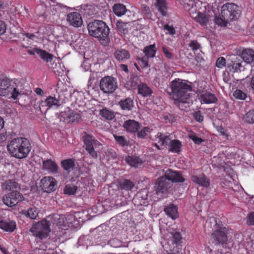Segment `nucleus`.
Listing matches in <instances>:
<instances>
[{
    "mask_svg": "<svg viewBox=\"0 0 254 254\" xmlns=\"http://www.w3.org/2000/svg\"><path fill=\"white\" fill-rule=\"evenodd\" d=\"M43 169L50 174L58 173L59 167L57 164L51 159L43 161Z\"/></svg>",
    "mask_w": 254,
    "mask_h": 254,
    "instance_id": "a211bd4d",
    "label": "nucleus"
},
{
    "mask_svg": "<svg viewBox=\"0 0 254 254\" xmlns=\"http://www.w3.org/2000/svg\"><path fill=\"white\" fill-rule=\"evenodd\" d=\"M100 90L104 93H112L118 87L116 79L110 76H106L100 80L99 85Z\"/></svg>",
    "mask_w": 254,
    "mask_h": 254,
    "instance_id": "6e6552de",
    "label": "nucleus"
},
{
    "mask_svg": "<svg viewBox=\"0 0 254 254\" xmlns=\"http://www.w3.org/2000/svg\"><path fill=\"white\" fill-rule=\"evenodd\" d=\"M247 224L249 226L254 225V211L251 212L248 214Z\"/></svg>",
    "mask_w": 254,
    "mask_h": 254,
    "instance_id": "bf43d9fd",
    "label": "nucleus"
},
{
    "mask_svg": "<svg viewBox=\"0 0 254 254\" xmlns=\"http://www.w3.org/2000/svg\"><path fill=\"white\" fill-rule=\"evenodd\" d=\"M245 122L249 124H254V110L247 112L243 117Z\"/></svg>",
    "mask_w": 254,
    "mask_h": 254,
    "instance_id": "49530a36",
    "label": "nucleus"
},
{
    "mask_svg": "<svg viewBox=\"0 0 254 254\" xmlns=\"http://www.w3.org/2000/svg\"><path fill=\"white\" fill-rule=\"evenodd\" d=\"M123 127L127 132L135 133L139 129L140 124L135 120H128L124 122Z\"/></svg>",
    "mask_w": 254,
    "mask_h": 254,
    "instance_id": "dca6fc26",
    "label": "nucleus"
},
{
    "mask_svg": "<svg viewBox=\"0 0 254 254\" xmlns=\"http://www.w3.org/2000/svg\"><path fill=\"white\" fill-rule=\"evenodd\" d=\"M114 137L117 143L122 147L127 146L129 144V140L124 136L114 134Z\"/></svg>",
    "mask_w": 254,
    "mask_h": 254,
    "instance_id": "a18cd8bd",
    "label": "nucleus"
},
{
    "mask_svg": "<svg viewBox=\"0 0 254 254\" xmlns=\"http://www.w3.org/2000/svg\"><path fill=\"white\" fill-rule=\"evenodd\" d=\"M156 51L157 49L155 44L146 46L143 49V52L145 54V56L148 58L154 57Z\"/></svg>",
    "mask_w": 254,
    "mask_h": 254,
    "instance_id": "58836bf2",
    "label": "nucleus"
},
{
    "mask_svg": "<svg viewBox=\"0 0 254 254\" xmlns=\"http://www.w3.org/2000/svg\"><path fill=\"white\" fill-rule=\"evenodd\" d=\"M75 166V159L69 158L63 160L61 162V166L64 170L68 172L73 170Z\"/></svg>",
    "mask_w": 254,
    "mask_h": 254,
    "instance_id": "f704fd0d",
    "label": "nucleus"
},
{
    "mask_svg": "<svg viewBox=\"0 0 254 254\" xmlns=\"http://www.w3.org/2000/svg\"><path fill=\"white\" fill-rule=\"evenodd\" d=\"M134 187V183L129 180H124L120 184V188L122 190H131Z\"/></svg>",
    "mask_w": 254,
    "mask_h": 254,
    "instance_id": "79ce46f5",
    "label": "nucleus"
},
{
    "mask_svg": "<svg viewBox=\"0 0 254 254\" xmlns=\"http://www.w3.org/2000/svg\"><path fill=\"white\" fill-rule=\"evenodd\" d=\"M164 177L167 180L171 181L173 183H183L185 180L180 172L173 171L171 169L166 171Z\"/></svg>",
    "mask_w": 254,
    "mask_h": 254,
    "instance_id": "4468645a",
    "label": "nucleus"
},
{
    "mask_svg": "<svg viewBox=\"0 0 254 254\" xmlns=\"http://www.w3.org/2000/svg\"><path fill=\"white\" fill-rule=\"evenodd\" d=\"M21 92L17 86L10 85L7 80L3 79L0 80V96L7 97L10 95V98L16 100Z\"/></svg>",
    "mask_w": 254,
    "mask_h": 254,
    "instance_id": "39448f33",
    "label": "nucleus"
},
{
    "mask_svg": "<svg viewBox=\"0 0 254 254\" xmlns=\"http://www.w3.org/2000/svg\"><path fill=\"white\" fill-rule=\"evenodd\" d=\"M45 103L49 108H51L53 106L59 107L61 105L60 100L59 99L51 96H48L46 98Z\"/></svg>",
    "mask_w": 254,
    "mask_h": 254,
    "instance_id": "c03bdc74",
    "label": "nucleus"
},
{
    "mask_svg": "<svg viewBox=\"0 0 254 254\" xmlns=\"http://www.w3.org/2000/svg\"><path fill=\"white\" fill-rule=\"evenodd\" d=\"M241 58L248 64L254 61V51L251 49H244L241 53Z\"/></svg>",
    "mask_w": 254,
    "mask_h": 254,
    "instance_id": "473e14b6",
    "label": "nucleus"
},
{
    "mask_svg": "<svg viewBox=\"0 0 254 254\" xmlns=\"http://www.w3.org/2000/svg\"><path fill=\"white\" fill-rule=\"evenodd\" d=\"M215 228L214 231H223V229L226 230V232H228V228L226 225L223 224L220 220H215Z\"/></svg>",
    "mask_w": 254,
    "mask_h": 254,
    "instance_id": "864d4df0",
    "label": "nucleus"
},
{
    "mask_svg": "<svg viewBox=\"0 0 254 254\" xmlns=\"http://www.w3.org/2000/svg\"><path fill=\"white\" fill-rule=\"evenodd\" d=\"M130 26L129 23L123 22L122 21H118L117 23V29L120 32L124 31L125 30H128V28Z\"/></svg>",
    "mask_w": 254,
    "mask_h": 254,
    "instance_id": "3c124183",
    "label": "nucleus"
},
{
    "mask_svg": "<svg viewBox=\"0 0 254 254\" xmlns=\"http://www.w3.org/2000/svg\"><path fill=\"white\" fill-rule=\"evenodd\" d=\"M228 232H226L225 229L223 231H214L211 234V238L213 243L215 245H223L226 244L228 242L227 235Z\"/></svg>",
    "mask_w": 254,
    "mask_h": 254,
    "instance_id": "f8f14e48",
    "label": "nucleus"
},
{
    "mask_svg": "<svg viewBox=\"0 0 254 254\" xmlns=\"http://www.w3.org/2000/svg\"><path fill=\"white\" fill-rule=\"evenodd\" d=\"M39 211L38 209L33 205L29 207L27 210L22 211V214L27 217L35 220L38 216Z\"/></svg>",
    "mask_w": 254,
    "mask_h": 254,
    "instance_id": "cd10ccee",
    "label": "nucleus"
},
{
    "mask_svg": "<svg viewBox=\"0 0 254 254\" xmlns=\"http://www.w3.org/2000/svg\"><path fill=\"white\" fill-rule=\"evenodd\" d=\"M67 20L71 25L75 27H80L83 23L80 14L77 12L69 13L67 16Z\"/></svg>",
    "mask_w": 254,
    "mask_h": 254,
    "instance_id": "f3484780",
    "label": "nucleus"
},
{
    "mask_svg": "<svg viewBox=\"0 0 254 254\" xmlns=\"http://www.w3.org/2000/svg\"><path fill=\"white\" fill-rule=\"evenodd\" d=\"M22 34V36L24 37L23 38V40H25V38H27V39H30L32 40H34L35 38H36L35 35H34L32 33H20Z\"/></svg>",
    "mask_w": 254,
    "mask_h": 254,
    "instance_id": "69168bd1",
    "label": "nucleus"
},
{
    "mask_svg": "<svg viewBox=\"0 0 254 254\" xmlns=\"http://www.w3.org/2000/svg\"><path fill=\"white\" fill-rule=\"evenodd\" d=\"M21 47L27 49V52L29 55L35 56L36 54L37 55L38 50L40 48L35 47L32 48L31 47L26 46L24 45H22Z\"/></svg>",
    "mask_w": 254,
    "mask_h": 254,
    "instance_id": "5fc2aeb1",
    "label": "nucleus"
},
{
    "mask_svg": "<svg viewBox=\"0 0 254 254\" xmlns=\"http://www.w3.org/2000/svg\"><path fill=\"white\" fill-rule=\"evenodd\" d=\"M189 136L195 144H200L203 141L202 138L197 136L194 133L190 134Z\"/></svg>",
    "mask_w": 254,
    "mask_h": 254,
    "instance_id": "680f3d73",
    "label": "nucleus"
},
{
    "mask_svg": "<svg viewBox=\"0 0 254 254\" xmlns=\"http://www.w3.org/2000/svg\"><path fill=\"white\" fill-rule=\"evenodd\" d=\"M59 118L61 121L69 124L79 122L81 120V116L77 112L68 109L66 111L60 113Z\"/></svg>",
    "mask_w": 254,
    "mask_h": 254,
    "instance_id": "9d476101",
    "label": "nucleus"
},
{
    "mask_svg": "<svg viewBox=\"0 0 254 254\" xmlns=\"http://www.w3.org/2000/svg\"><path fill=\"white\" fill-rule=\"evenodd\" d=\"M170 234L172 237V239L169 242L177 245H182V237L178 230H173L172 232H170Z\"/></svg>",
    "mask_w": 254,
    "mask_h": 254,
    "instance_id": "c9c22d12",
    "label": "nucleus"
},
{
    "mask_svg": "<svg viewBox=\"0 0 254 254\" xmlns=\"http://www.w3.org/2000/svg\"><path fill=\"white\" fill-rule=\"evenodd\" d=\"M88 32H109L106 23L102 20H95L88 25Z\"/></svg>",
    "mask_w": 254,
    "mask_h": 254,
    "instance_id": "ddd939ff",
    "label": "nucleus"
},
{
    "mask_svg": "<svg viewBox=\"0 0 254 254\" xmlns=\"http://www.w3.org/2000/svg\"><path fill=\"white\" fill-rule=\"evenodd\" d=\"M182 2L184 7L189 11L190 14H193L197 9V3L195 0H182Z\"/></svg>",
    "mask_w": 254,
    "mask_h": 254,
    "instance_id": "bb28decb",
    "label": "nucleus"
},
{
    "mask_svg": "<svg viewBox=\"0 0 254 254\" xmlns=\"http://www.w3.org/2000/svg\"><path fill=\"white\" fill-rule=\"evenodd\" d=\"M0 229L4 231L12 233L16 229V224L14 220H1L0 221Z\"/></svg>",
    "mask_w": 254,
    "mask_h": 254,
    "instance_id": "6ab92c4d",
    "label": "nucleus"
},
{
    "mask_svg": "<svg viewBox=\"0 0 254 254\" xmlns=\"http://www.w3.org/2000/svg\"><path fill=\"white\" fill-rule=\"evenodd\" d=\"M193 117L198 122L201 123L203 121V116L200 111L195 112L193 114Z\"/></svg>",
    "mask_w": 254,
    "mask_h": 254,
    "instance_id": "0e129e2a",
    "label": "nucleus"
},
{
    "mask_svg": "<svg viewBox=\"0 0 254 254\" xmlns=\"http://www.w3.org/2000/svg\"><path fill=\"white\" fill-rule=\"evenodd\" d=\"M40 184V187L43 191L50 193L56 190L57 182L54 178L46 176L41 180Z\"/></svg>",
    "mask_w": 254,
    "mask_h": 254,
    "instance_id": "9b49d317",
    "label": "nucleus"
},
{
    "mask_svg": "<svg viewBox=\"0 0 254 254\" xmlns=\"http://www.w3.org/2000/svg\"><path fill=\"white\" fill-rule=\"evenodd\" d=\"M113 10L115 14L118 16L124 15L127 11L126 6L122 3L115 4L113 6Z\"/></svg>",
    "mask_w": 254,
    "mask_h": 254,
    "instance_id": "e433bc0d",
    "label": "nucleus"
},
{
    "mask_svg": "<svg viewBox=\"0 0 254 254\" xmlns=\"http://www.w3.org/2000/svg\"><path fill=\"white\" fill-rule=\"evenodd\" d=\"M115 58L120 62H124L130 58V54L128 51L119 49L117 50L114 53Z\"/></svg>",
    "mask_w": 254,
    "mask_h": 254,
    "instance_id": "b1692460",
    "label": "nucleus"
},
{
    "mask_svg": "<svg viewBox=\"0 0 254 254\" xmlns=\"http://www.w3.org/2000/svg\"><path fill=\"white\" fill-rule=\"evenodd\" d=\"M126 162L130 166L138 167L142 163V160L138 157L134 156H128L126 158Z\"/></svg>",
    "mask_w": 254,
    "mask_h": 254,
    "instance_id": "4c0bfd02",
    "label": "nucleus"
},
{
    "mask_svg": "<svg viewBox=\"0 0 254 254\" xmlns=\"http://www.w3.org/2000/svg\"><path fill=\"white\" fill-rule=\"evenodd\" d=\"M158 26L161 28L162 30H167L168 32H175V30L172 26L168 24H165L162 22L158 23Z\"/></svg>",
    "mask_w": 254,
    "mask_h": 254,
    "instance_id": "6e6d98bb",
    "label": "nucleus"
},
{
    "mask_svg": "<svg viewBox=\"0 0 254 254\" xmlns=\"http://www.w3.org/2000/svg\"><path fill=\"white\" fill-rule=\"evenodd\" d=\"M187 100L188 99L181 100V99L174 100V104L177 106L181 110L186 111L187 110V106L186 105L188 104Z\"/></svg>",
    "mask_w": 254,
    "mask_h": 254,
    "instance_id": "09e8293b",
    "label": "nucleus"
},
{
    "mask_svg": "<svg viewBox=\"0 0 254 254\" xmlns=\"http://www.w3.org/2000/svg\"><path fill=\"white\" fill-rule=\"evenodd\" d=\"M138 94L143 97L151 96L153 92L150 87L146 84L141 83L137 86Z\"/></svg>",
    "mask_w": 254,
    "mask_h": 254,
    "instance_id": "a878e982",
    "label": "nucleus"
},
{
    "mask_svg": "<svg viewBox=\"0 0 254 254\" xmlns=\"http://www.w3.org/2000/svg\"><path fill=\"white\" fill-rule=\"evenodd\" d=\"M2 189L4 190L9 191H19L20 186L19 184L13 180H7L2 184Z\"/></svg>",
    "mask_w": 254,
    "mask_h": 254,
    "instance_id": "412c9836",
    "label": "nucleus"
},
{
    "mask_svg": "<svg viewBox=\"0 0 254 254\" xmlns=\"http://www.w3.org/2000/svg\"><path fill=\"white\" fill-rule=\"evenodd\" d=\"M164 211L166 215L172 219H175L178 217V208L174 204L166 206Z\"/></svg>",
    "mask_w": 254,
    "mask_h": 254,
    "instance_id": "7c9ffc66",
    "label": "nucleus"
},
{
    "mask_svg": "<svg viewBox=\"0 0 254 254\" xmlns=\"http://www.w3.org/2000/svg\"><path fill=\"white\" fill-rule=\"evenodd\" d=\"M76 186L67 185L64 189V192L69 195L74 194L77 191Z\"/></svg>",
    "mask_w": 254,
    "mask_h": 254,
    "instance_id": "603ef678",
    "label": "nucleus"
},
{
    "mask_svg": "<svg viewBox=\"0 0 254 254\" xmlns=\"http://www.w3.org/2000/svg\"><path fill=\"white\" fill-rule=\"evenodd\" d=\"M172 89V96L173 100L181 99H189V94L188 92L191 91V87L188 84L183 80L176 78L171 83Z\"/></svg>",
    "mask_w": 254,
    "mask_h": 254,
    "instance_id": "7ed1b4c3",
    "label": "nucleus"
},
{
    "mask_svg": "<svg viewBox=\"0 0 254 254\" xmlns=\"http://www.w3.org/2000/svg\"><path fill=\"white\" fill-rule=\"evenodd\" d=\"M155 5L158 10L162 13L163 15H166V10L167 9V2L166 0H157Z\"/></svg>",
    "mask_w": 254,
    "mask_h": 254,
    "instance_id": "a19ab883",
    "label": "nucleus"
},
{
    "mask_svg": "<svg viewBox=\"0 0 254 254\" xmlns=\"http://www.w3.org/2000/svg\"><path fill=\"white\" fill-rule=\"evenodd\" d=\"M162 50L167 58L169 59H172L173 58V54L165 47H162Z\"/></svg>",
    "mask_w": 254,
    "mask_h": 254,
    "instance_id": "338daca9",
    "label": "nucleus"
},
{
    "mask_svg": "<svg viewBox=\"0 0 254 254\" xmlns=\"http://www.w3.org/2000/svg\"><path fill=\"white\" fill-rule=\"evenodd\" d=\"M99 114L102 117L108 120H112L115 118L114 112L106 108L100 110Z\"/></svg>",
    "mask_w": 254,
    "mask_h": 254,
    "instance_id": "37998d69",
    "label": "nucleus"
},
{
    "mask_svg": "<svg viewBox=\"0 0 254 254\" xmlns=\"http://www.w3.org/2000/svg\"><path fill=\"white\" fill-rule=\"evenodd\" d=\"M50 226L51 223L46 219H44L33 225L30 229V232L34 236L42 240L48 236L51 232Z\"/></svg>",
    "mask_w": 254,
    "mask_h": 254,
    "instance_id": "20e7f679",
    "label": "nucleus"
},
{
    "mask_svg": "<svg viewBox=\"0 0 254 254\" xmlns=\"http://www.w3.org/2000/svg\"><path fill=\"white\" fill-rule=\"evenodd\" d=\"M165 177H160L158 179L156 183V191L163 193L167 190L168 188V183L166 181Z\"/></svg>",
    "mask_w": 254,
    "mask_h": 254,
    "instance_id": "c85d7f7f",
    "label": "nucleus"
},
{
    "mask_svg": "<svg viewBox=\"0 0 254 254\" xmlns=\"http://www.w3.org/2000/svg\"><path fill=\"white\" fill-rule=\"evenodd\" d=\"M24 200L23 195L19 191H13L9 192L2 197L3 203L8 207L16 206L18 202Z\"/></svg>",
    "mask_w": 254,
    "mask_h": 254,
    "instance_id": "1a4fd4ad",
    "label": "nucleus"
},
{
    "mask_svg": "<svg viewBox=\"0 0 254 254\" xmlns=\"http://www.w3.org/2000/svg\"><path fill=\"white\" fill-rule=\"evenodd\" d=\"M241 11L239 6L233 3H227L221 7V17H216L215 22L221 27H227L229 23L239 19Z\"/></svg>",
    "mask_w": 254,
    "mask_h": 254,
    "instance_id": "f03ea898",
    "label": "nucleus"
},
{
    "mask_svg": "<svg viewBox=\"0 0 254 254\" xmlns=\"http://www.w3.org/2000/svg\"><path fill=\"white\" fill-rule=\"evenodd\" d=\"M7 149L11 156L21 159L28 156L31 149V145L27 138L18 137L9 142Z\"/></svg>",
    "mask_w": 254,
    "mask_h": 254,
    "instance_id": "f257e3e1",
    "label": "nucleus"
},
{
    "mask_svg": "<svg viewBox=\"0 0 254 254\" xmlns=\"http://www.w3.org/2000/svg\"><path fill=\"white\" fill-rule=\"evenodd\" d=\"M53 223L63 229H66L67 227L72 226V221L74 220V216L72 214L64 215L53 214L52 216Z\"/></svg>",
    "mask_w": 254,
    "mask_h": 254,
    "instance_id": "0eeeda50",
    "label": "nucleus"
},
{
    "mask_svg": "<svg viewBox=\"0 0 254 254\" xmlns=\"http://www.w3.org/2000/svg\"><path fill=\"white\" fill-rule=\"evenodd\" d=\"M148 58L145 56L142 58L137 59L138 63L142 68H146L148 66Z\"/></svg>",
    "mask_w": 254,
    "mask_h": 254,
    "instance_id": "4d7b16f0",
    "label": "nucleus"
},
{
    "mask_svg": "<svg viewBox=\"0 0 254 254\" xmlns=\"http://www.w3.org/2000/svg\"><path fill=\"white\" fill-rule=\"evenodd\" d=\"M37 55L44 61L49 63L50 62L53 58V55L46 51L45 50L40 49L37 53Z\"/></svg>",
    "mask_w": 254,
    "mask_h": 254,
    "instance_id": "ea45409f",
    "label": "nucleus"
},
{
    "mask_svg": "<svg viewBox=\"0 0 254 254\" xmlns=\"http://www.w3.org/2000/svg\"><path fill=\"white\" fill-rule=\"evenodd\" d=\"M192 181L204 188H208L210 186V180L203 173L199 176H192L191 177Z\"/></svg>",
    "mask_w": 254,
    "mask_h": 254,
    "instance_id": "aec40b11",
    "label": "nucleus"
},
{
    "mask_svg": "<svg viewBox=\"0 0 254 254\" xmlns=\"http://www.w3.org/2000/svg\"><path fill=\"white\" fill-rule=\"evenodd\" d=\"M90 35L97 38L100 43L103 46L109 45L110 39L109 36V33H89Z\"/></svg>",
    "mask_w": 254,
    "mask_h": 254,
    "instance_id": "4be33fe9",
    "label": "nucleus"
},
{
    "mask_svg": "<svg viewBox=\"0 0 254 254\" xmlns=\"http://www.w3.org/2000/svg\"><path fill=\"white\" fill-rule=\"evenodd\" d=\"M225 64L226 60L224 57H220L216 61V65L218 68H222L225 66Z\"/></svg>",
    "mask_w": 254,
    "mask_h": 254,
    "instance_id": "e2e57ef3",
    "label": "nucleus"
},
{
    "mask_svg": "<svg viewBox=\"0 0 254 254\" xmlns=\"http://www.w3.org/2000/svg\"><path fill=\"white\" fill-rule=\"evenodd\" d=\"M190 15L202 25H205L208 22V16L202 13L197 12V10L194 12V15L191 14Z\"/></svg>",
    "mask_w": 254,
    "mask_h": 254,
    "instance_id": "2f4dec72",
    "label": "nucleus"
},
{
    "mask_svg": "<svg viewBox=\"0 0 254 254\" xmlns=\"http://www.w3.org/2000/svg\"><path fill=\"white\" fill-rule=\"evenodd\" d=\"M151 129L148 127H142L137 133V136L139 138H144L148 133H150Z\"/></svg>",
    "mask_w": 254,
    "mask_h": 254,
    "instance_id": "de8ad7c7",
    "label": "nucleus"
},
{
    "mask_svg": "<svg viewBox=\"0 0 254 254\" xmlns=\"http://www.w3.org/2000/svg\"><path fill=\"white\" fill-rule=\"evenodd\" d=\"M233 96L237 99L245 100L247 97V94L240 89H236L233 94Z\"/></svg>",
    "mask_w": 254,
    "mask_h": 254,
    "instance_id": "8fccbe9b",
    "label": "nucleus"
},
{
    "mask_svg": "<svg viewBox=\"0 0 254 254\" xmlns=\"http://www.w3.org/2000/svg\"><path fill=\"white\" fill-rule=\"evenodd\" d=\"M83 141L86 151L94 159L98 158V154L95 149L99 147L101 143L95 138L93 136L85 133L83 136Z\"/></svg>",
    "mask_w": 254,
    "mask_h": 254,
    "instance_id": "423d86ee",
    "label": "nucleus"
},
{
    "mask_svg": "<svg viewBox=\"0 0 254 254\" xmlns=\"http://www.w3.org/2000/svg\"><path fill=\"white\" fill-rule=\"evenodd\" d=\"M231 66H232V69L233 70V71L234 72L241 71V68H243L242 64H241V63H240V62L233 63L231 65Z\"/></svg>",
    "mask_w": 254,
    "mask_h": 254,
    "instance_id": "13d9d810",
    "label": "nucleus"
},
{
    "mask_svg": "<svg viewBox=\"0 0 254 254\" xmlns=\"http://www.w3.org/2000/svg\"><path fill=\"white\" fill-rule=\"evenodd\" d=\"M218 132L222 135L228 136L227 131L221 126L218 128Z\"/></svg>",
    "mask_w": 254,
    "mask_h": 254,
    "instance_id": "774afa93",
    "label": "nucleus"
},
{
    "mask_svg": "<svg viewBox=\"0 0 254 254\" xmlns=\"http://www.w3.org/2000/svg\"><path fill=\"white\" fill-rule=\"evenodd\" d=\"M118 105L122 110L126 111H130L133 107L134 102L132 98L128 97L121 100L119 102Z\"/></svg>",
    "mask_w": 254,
    "mask_h": 254,
    "instance_id": "393cba45",
    "label": "nucleus"
},
{
    "mask_svg": "<svg viewBox=\"0 0 254 254\" xmlns=\"http://www.w3.org/2000/svg\"><path fill=\"white\" fill-rule=\"evenodd\" d=\"M182 245L168 242L165 247V249L168 254H180V252L182 249Z\"/></svg>",
    "mask_w": 254,
    "mask_h": 254,
    "instance_id": "c756f323",
    "label": "nucleus"
},
{
    "mask_svg": "<svg viewBox=\"0 0 254 254\" xmlns=\"http://www.w3.org/2000/svg\"><path fill=\"white\" fill-rule=\"evenodd\" d=\"M169 151L171 152L179 153L182 147V142L178 139L171 140L169 142Z\"/></svg>",
    "mask_w": 254,
    "mask_h": 254,
    "instance_id": "72a5a7b5",
    "label": "nucleus"
},
{
    "mask_svg": "<svg viewBox=\"0 0 254 254\" xmlns=\"http://www.w3.org/2000/svg\"><path fill=\"white\" fill-rule=\"evenodd\" d=\"M155 138L158 144L155 143L154 146L156 147L158 150L161 149L160 146H167L169 145L171 139L169 135L163 134L162 132H158L155 136Z\"/></svg>",
    "mask_w": 254,
    "mask_h": 254,
    "instance_id": "2eb2a0df",
    "label": "nucleus"
},
{
    "mask_svg": "<svg viewBox=\"0 0 254 254\" xmlns=\"http://www.w3.org/2000/svg\"><path fill=\"white\" fill-rule=\"evenodd\" d=\"M199 99L200 102L204 104L214 103L217 101L214 94L207 91L203 92L200 94Z\"/></svg>",
    "mask_w": 254,
    "mask_h": 254,
    "instance_id": "5701e85b",
    "label": "nucleus"
},
{
    "mask_svg": "<svg viewBox=\"0 0 254 254\" xmlns=\"http://www.w3.org/2000/svg\"><path fill=\"white\" fill-rule=\"evenodd\" d=\"M189 47L192 50L196 51L200 48L201 46L196 40H192L190 43Z\"/></svg>",
    "mask_w": 254,
    "mask_h": 254,
    "instance_id": "052dcab7",
    "label": "nucleus"
}]
</instances>
